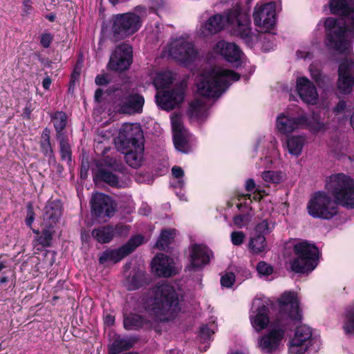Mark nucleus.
Listing matches in <instances>:
<instances>
[{"label": "nucleus", "mask_w": 354, "mask_h": 354, "mask_svg": "<svg viewBox=\"0 0 354 354\" xmlns=\"http://www.w3.org/2000/svg\"><path fill=\"white\" fill-rule=\"evenodd\" d=\"M279 313L270 324V328L258 339L261 351L267 354L277 352L285 337L286 330L302 321L301 310L297 295L294 292H285L278 299Z\"/></svg>", "instance_id": "obj_1"}, {"label": "nucleus", "mask_w": 354, "mask_h": 354, "mask_svg": "<svg viewBox=\"0 0 354 354\" xmlns=\"http://www.w3.org/2000/svg\"><path fill=\"white\" fill-rule=\"evenodd\" d=\"M153 292L151 311L156 319L161 322L175 319L181 311L183 299L175 286L169 283H158Z\"/></svg>", "instance_id": "obj_2"}, {"label": "nucleus", "mask_w": 354, "mask_h": 354, "mask_svg": "<svg viewBox=\"0 0 354 354\" xmlns=\"http://www.w3.org/2000/svg\"><path fill=\"white\" fill-rule=\"evenodd\" d=\"M118 147L124 154L126 162L130 167H140L144 154V135L140 127L123 126L119 133Z\"/></svg>", "instance_id": "obj_3"}, {"label": "nucleus", "mask_w": 354, "mask_h": 354, "mask_svg": "<svg viewBox=\"0 0 354 354\" xmlns=\"http://www.w3.org/2000/svg\"><path fill=\"white\" fill-rule=\"evenodd\" d=\"M239 73L230 69L216 71L211 69L203 72L197 82L198 95L207 98H218L230 85V81L239 80Z\"/></svg>", "instance_id": "obj_4"}, {"label": "nucleus", "mask_w": 354, "mask_h": 354, "mask_svg": "<svg viewBox=\"0 0 354 354\" xmlns=\"http://www.w3.org/2000/svg\"><path fill=\"white\" fill-rule=\"evenodd\" d=\"M293 253L290 267L295 273L308 274L317 267L321 252L315 243L301 240L294 245Z\"/></svg>", "instance_id": "obj_5"}, {"label": "nucleus", "mask_w": 354, "mask_h": 354, "mask_svg": "<svg viewBox=\"0 0 354 354\" xmlns=\"http://www.w3.org/2000/svg\"><path fill=\"white\" fill-rule=\"evenodd\" d=\"M325 47L331 52L342 55L349 47L347 39L348 26L342 19L327 17L324 23Z\"/></svg>", "instance_id": "obj_6"}, {"label": "nucleus", "mask_w": 354, "mask_h": 354, "mask_svg": "<svg viewBox=\"0 0 354 354\" xmlns=\"http://www.w3.org/2000/svg\"><path fill=\"white\" fill-rule=\"evenodd\" d=\"M326 189L335 202L346 208H354V180L343 173L331 175L326 180Z\"/></svg>", "instance_id": "obj_7"}, {"label": "nucleus", "mask_w": 354, "mask_h": 354, "mask_svg": "<svg viewBox=\"0 0 354 354\" xmlns=\"http://www.w3.org/2000/svg\"><path fill=\"white\" fill-rule=\"evenodd\" d=\"M142 24L140 17L132 12L113 15L109 21V37L120 41L136 33Z\"/></svg>", "instance_id": "obj_8"}, {"label": "nucleus", "mask_w": 354, "mask_h": 354, "mask_svg": "<svg viewBox=\"0 0 354 354\" xmlns=\"http://www.w3.org/2000/svg\"><path fill=\"white\" fill-rule=\"evenodd\" d=\"M308 214L313 218L330 220L337 212V207L333 203L331 198L324 192H317L308 203Z\"/></svg>", "instance_id": "obj_9"}, {"label": "nucleus", "mask_w": 354, "mask_h": 354, "mask_svg": "<svg viewBox=\"0 0 354 354\" xmlns=\"http://www.w3.org/2000/svg\"><path fill=\"white\" fill-rule=\"evenodd\" d=\"M143 241V236L138 234L131 237L125 244L117 249H106L99 257V263L104 265L107 262L116 263L132 253Z\"/></svg>", "instance_id": "obj_10"}, {"label": "nucleus", "mask_w": 354, "mask_h": 354, "mask_svg": "<svg viewBox=\"0 0 354 354\" xmlns=\"http://www.w3.org/2000/svg\"><path fill=\"white\" fill-rule=\"evenodd\" d=\"M306 121L304 115H302V109L296 107L292 112L279 115L276 120V127L280 133L288 136L301 129Z\"/></svg>", "instance_id": "obj_11"}, {"label": "nucleus", "mask_w": 354, "mask_h": 354, "mask_svg": "<svg viewBox=\"0 0 354 354\" xmlns=\"http://www.w3.org/2000/svg\"><path fill=\"white\" fill-rule=\"evenodd\" d=\"M253 18L255 26L261 28L264 32H269L273 29L277 21L276 3L272 1L257 3Z\"/></svg>", "instance_id": "obj_12"}, {"label": "nucleus", "mask_w": 354, "mask_h": 354, "mask_svg": "<svg viewBox=\"0 0 354 354\" xmlns=\"http://www.w3.org/2000/svg\"><path fill=\"white\" fill-rule=\"evenodd\" d=\"M133 62V48L127 43L118 45L112 53L107 68L115 72L128 70Z\"/></svg>", "instance_id": "obj_13"}, {"label": "nucleus", "mask_w": 354, "mask_h": 354, "mask_svg": "<svg viewBox=\"0 0 354 354\" xmlns=\"http://www.w3.org/2000/svg\"><path fill=\"white\" fill-rule=\"evenodd\" d=\"M186 85L180 83L173 88L156 95L157 105L162 110L171 111L180 105L185 99Z\"/></svg>", "instance_id": "obj_14"}, {"label": "nucleus", "mask_w": 354, "mask_h": 354, "mask_svg": "<svg viewBox=\"0 0 354 354\" xmlns=\"http://www.w3.org/2000/svg\"><path fill=\"white\" fill-rule=\"evenodd\" d=\"M169 53L173 59L184 65L194 62L198 55L194 45L183 39L172 41L169 46Z\"/></svg>", "instance_id": "obj_15"}, {"label": "nucleus", "mask_w": 354, "mask_h": 354, "mask_svg": "<svg viewBox=\"0 0 354 354\" xmlns=\"http://www.w3.org/2000/svg\"><path fill=\"white\" fill-rule=\"evenodd\" d=\"M93 216L96 218H111L116 211V204L109 196L103 193L93 195L91 200Z\"/></svg>", "instance_id": "obj_16"}, {"label": "nucleus", "mask_w": 354, "mask_h": 354, "mask_svg": "<svg viewBox=\"0 0 354 354\" xmlns=\"http://www.w3.org/2000/svg\"><path fill=\"white\" fill-rule=\"evenodd\" d=\"M312 330L306 325L297 326L295 335L290 341L289 351L292 354H304L308 348Z\"/></svg>", "instance_id": "obj_17"}, {"label": "nucleus", "mask_w": 354, "mask_h": 354, "mask_svg": "<svg viewBox=\"0 0 354 354\" xmlns=\"http://www.w3.org/2000/svg\"><path fill=\"white\" fill-rule=\"evenodd\" d=\"M297 91L302 100L306 104H316L318 101L317 88L311 81L306 77H301L297 80Z\"/></svg>", "instance_id": "obj_18"}, {"label": "nucleus", "mask_w": 354, "mask_h": 354, "mask_svg": "<svg viewBox=\"0 0 354 354\" xmlns=\"http://www.w3.org/2000/svg\"><path fill=\"white\" fill-rule=\"evenodd\" d=\"M123 326L127 330H149L153 323L145 315L130 313L124 315Z\"/></svg>", "instance_id": "obj_19"}, {"label": "nucleus", "mask_w": 354, "mask_h": 354, "mask_svg": "<svg viewBox=\"0 0 354 354\" xmlns=\"http://www.w3.org/2000/svg\"><path fill=\"white\" fill-rule=\"evenodd\" d=\"M151 268L160 277H171L177 273L173 259L165 254L156 256L152 260Z\"/></svg>", "instance_id": "obj_20"}, {"label": "nucleus", "mask_w": 354, "mask_h": 354, "mask_svg": "<svg viewBox=\"0 0 354 354\" xmlns=\"http://www.w3.org/2000/svg\"><path fill=\"white\" fill-rule=\"evenodd\" d=\"M212 251L205 245L195 243L192 246L190 253V268L196 270L203 268L210 261Z\"/></svg>", "instance_id": "obj_21"}, {"label": "nucleus", "mask_w": 354, "mask_h": 354, "mask_svg": "<svg viewBox=\"0 0 354 354\" xmlns=\"http://www.w3.org/2000/svg\"><path fill=\"white\" fill-rule=\"evenodd\" d=\"M216 48L228 62L234 64L236 67L241 65L243 52L236 44L225 41H219L216 45Z\"/></svg>", "instance_id": "obj_22"}, {"label": "nucleus", "mask_w": 354, "mask_h": 354, "mask_svg": "<svg viewBox=\"0 0 354 354\" xmlns=\"http://www.w3.org/2000/svg\"><path fill=\"white\" fill-rule=\"evenodd\" d=\"M145 104L144 97L139 93L124 96L119 104V112L125 114L140 113Z\"/></svg>", "instance_id": "obj_23"}, {"label": "nucleus", "mask_w": 354, "mask_h": 354, "mask_svg": "<svg viewBox=\"0 0 354 354\" xmlns=\"http://www.w3.org/2000/svg\"><path fill=\"white\" fill-rule=\"evenodd\" d=\"M62 205L59 200L49 201L44 208V225L54 228L62 216Z\"/></svg>", "instance_id": "obj_24"}, {"label": "nucleus", "mask_w": 354, "mask_h": 354, "mask_svg": "<svg viewBox=\"0 0 354 354\" xmlns=\"http://www.w3.org/2000/svg\"><path fill=\"white\" fill-rule=\"evenodd\" d=\"M234 32L245 41L248 47H253L254 45V37L255 35L252 32L250 20L248 16L243 17L236 24Z\"/></svg>", "instance_id": "obj_25"}, {"label": "nucleus", "mask_w": 354, "mask_h": 354, "mask_svg": "<svg viewBox=\"0 0 354 354\" xmlns=\"http://www.w3.org/2000/svg\"><path fill=\"white\" fill-rule=\"evenodd\" d=\"M270 309L268 306L261 304L256 310L254 316H250V322L257 332L266 329L270 323Z\"/></svg>", "instance_id": "obj_26"}, {"label": "nucleus", "mask_w": 354, "mask_h": 354, "mask_svg": "<svg viewBox=\"0 0 354 354\" xmlns=\"http://www.w3.org/2000/svg\"><path fill=\"white\" fill-rule=\"evenodd\" d=\"M50 129L45 127L41 132L39 141L40 151L44 156L48 158L49 165H51L52 162L56 163L55 151L50 140Z\"/></svg>", "instance_id": "obj_27"}, {"label": "nucleus", "mask_w": 354, "mask_h": 354, "mask_svg": "<svg viewBox=\"0 0 354 354\" xmlns=\"http://www.w3.org/2000/svg\"><path fill=\"white\" fill-rule=\"evenodd\" d=\"M224 26V16L216 14L211 16L201 27V33L208 37L220 32Z\"/></svg>", "instance_id": "obj_28"}, {"label": "nucleus", "mask_w": 354, "mask_h": 354, "mask_svg": "<svg viewBox=\"0 0 354 354\" xmlns=\"http://www.w3.org/2000/svg\"><path fill=\"white\" fill-rule=\"evenodd\" d=\"M51 122L55 130V138H60L67 137L66 128L68 124V115L62 111H57L50 114Z\"/></svg>", "instance_id": "obj_29"}, {"label": "nucleus", "mask_w": 354, "mask_h": 354, "mask_svg": "<svg viewBox=\"0 0 354 354\" xmlns=\"http://www.w3.org/2000/svg\"><path fill=\"white\" fill-rule=\"evenodd\" d=\"M93 180L104 183L113 188L122 187L119 176L105 168H99L94 175Z\"/></svg>", "instance_id": "obj_30"}, {"label": "nucleus", "mask_w": 354, "mask_h": 354, "mask_svg": "<svg viewBox=\"0 0 354 354\" xmlns=\"http://www.w3.org/2000/svg\"><path fill=\"white\" fill-rule=\"evenodd\" d=\"M348 0H330L328 7L332 15L349 17L354 13V8Z\"/></svg>", "instance_id": "obj_31"}, {"label": "nucleus", "mask_w": 354, "mask_h": 354, "mask_svg": "<svg viewBox=\"0 0 354 354\" xmlns=\"http://www.w3.org/2000/svg\"><path fill=\"white\" fill-rule=\"evenodd\" d=\"M306 138L303 136H290L287 138L286 145L288 152L298 156L301 153Z\"/></svg>", "instance_id": "obj_32"}, {"label": "nucleus", "mask_w": 354, "mask_h": 354, "mask_svg": "<svg viewBox=\"0 0 354 354\" xmlns=\"http://www.w3.org/2000/svg\"><path fill=\"white\" fill-rule=\"evenodd\" d=\"M133 344L134 341L131 339L116 338L109 346L108 353L109 354H119L131 348Z\"/></svg>", "instance_id": "obj_33"}, {"label": "nucleus", "mask_w": 354, "mask_h": 354, "mask_svg": "<svg viewBox=\"0 0 354 354\" xmlns=\"http://www.w3.org/2000/svg\"><path fill=\"white\" fill-rule=\"evenodd\" d=\"M91 234L100 243H109L113 238L112 225L95 228L92 230Z\"/></svg>", "instance_id": "obj_34"}, {"label": "nucleus", "mask_w": 354, "mask_h": 354, "mask_svg": "<svg viewBox=\"0 0 354 354\" xmlns=\"http://www.w3.org/2000/svg\"><path fill=\"white\" fill-rule=\"evenodd\" d=\"M302 115H304L307 121L301 129H308L312 133H317L324 129V124L319 121L318 117L313 115L312 119L310 118L304 109H302Z\"/></svg>", "instance_id": "obj_35"}, {"label": "nucleus", "mask_w": 354, "mask_h": 354, "mask_svg": "<svg viewBox=\"0 0 354 354\" xmlns=\"http://www.w3.org/2000/svg\"><path fill=\"white\" fill-rule=\"evenodd\" d=\"M267 246L266 237L263 234H254L249 242L250 250L255 254L263 252Z\"/></svg>", "instance_id": "obj_36"}, {"label": "nucleus", "mask_w": 354, "mask_h": 354, "mask_svg": "<svg viewBox=\"0 0 354 354\" xmlns=\"http://www.w3.org/2000/svg\"><path fill=\"white\" fill-rule=\"evenodd\" d=\"M176 231L175 229L162 230L160 237L156 244V247L159 250H165V248L169 247L175 238Z\"/></svg>", "instance_id": "obj_37"}, {"label": "nucleus", "mask_w": 354, "mask_h": 354, "mask_svg": "<svg viewBox=\"0 0 354 354\" xmlns=\"http://www.w3.org/2000/svg\"><path fill=\"white\" fill-rule=\"evenodd\" d=\"M147 283V278L145 273L142 271H137L128 279V290H138L144 287Z\"/></svg>", "instance_id": "obj_38"}, {"label": "nucleus", "mask_w": 354, "mask_h": 354, "mask_svg": "<svg viewBox=\"0 0 354 354\" xmlns=\"http://www.w3.org/2000/svg\"><path fill=\"white\" fill-rule=\"evenodd\" d=\"M354 86L353 75L338 76L337 88L341 94L347 95L351 93Z\"/></svg>", "instance_id": "obj_39"}, {"label": "nucleus", "mask_w": 354, "mask_h": 354, "mask_svg": "<svg viewBox=\"0 0 354 354\" xmlns=\"http://www.w3.org/2000/svg\"><path fill=\"white\" fill-rule=\"evenodd\" d=\"M45 227L41 230L40 235L35 238L36 245H39L43 248L50 247L55 233L54 228H50L44 225Z\"/></svg>", "instance_id": "obj_40"}, {"label": "nucleus", "mask_w": 354, "mask_h": 354, "mask_svg": "<svg viewBox=\"0 0 354 354\" xmlns=\"http://www.w3.org/2000/svg\"><path fill=\"white\" fill-rule=\"evenodd\" d=\"M56 140L59 142L61 159L66 160L70 165L72 162V151L68 143V136L57 138Z\"/></svg>", "instance_id": "obj_41"}, {"label": "nucleus", "mask_w": 354, "mask_h": 354, "mask_svg": "<svg viewBox=\"0 0 354 354\" xmlns=\"http://www.w3.org/2000/svg\"><path fill=\"white\" fill-rule=\"evenodd\" d=\"M224 22H227L230 25H236L246 15L241 13L240 8H232L227 10L225 12Z\"/></svg>", "instance_id": "obj_42"}, {"label": "nucleus", "mask_w": 354, "mask_h": 354, "mask_svg": "<svg viewBox=\"0 0 354 354\" xmlns=\"http://www.w3.org/2000/svg\"><path fill=\"white\" fill-rule=\"evenodd\" d=\"M264 41L262 46V48L265 51H270L273 49L275 46V38L274 34L270 33V30L269 32H265L264 35Z\"/></svg>", "instance_id": "obj_43"}, {"label": "nucleus", "mask_w": 354, "mask_h": 354, "mask_svg": "<svg viewBox=\"0 0 354 354\" xmlns=\"http://www.w3.org/2000/svg\"><path fill=\"white\" fill-rule=\"evenodd\" d=\"M235 282V274L232 272H226L221 277V285L225 288H232Z\"/></svg>", "instance_id": "obj_44"}, {"label": "nucleus", "mask_w": 354, "mask_h": 354, "mask_svg": "<svg viewBox=\"0 0 354 354\" xmlns=\"http://www.w3.org/2000/svg\"><path fill=\"white\" fill-rule=\"evenodd\" d=\"M174 144L176 149L185 151L184 148L187 144V140L183 136V133H174L173 136Z\"/></svg>", "instance_id": "obj_45"}, {"label": "nucleus", "mask_w": 354, "mask_h": 354, "mask_svg": "<svg viewBox=\"0 0 354 354\" xmlns=\"http://www.w3.org/2000/svg\"><path fill=\"white\" fill-rule=\"evenodd\" d=\"M35 214L34 212V207L32 203L29 202L26 205V216L25 218L26 225L31 228L32 225L35 221Z\"/></svg>", "instance_id": "obj_46"}, {"label": "nucleus", "mask_w": 354, "mask_h": 354, "mask_svg": "<svg viewBox=\"0 0 354 354\" xmlns=\"http://www.w3.org/2000/svg\"><path fill=\"white\" fill-rule=\"evenodd\" d=\"M257 270L259 274L264 276H269L273 272V268L265 261H260L257 263Z\"/></svg>", "instance_id": "obj_47"}, {"label": "nucleus", "mask_w": 354, "mask_h": 354, "mask_svg": "<svg viewBox=\"0 0 354 354\" xmlns=\"http://www.w3.org/2000/svg\"><path fill=\"white\" fill-rule=\"evenodd\" d=\"M54 39V35L49 32H44L39 37L40 45L44 48H48Z\"/></svg>", "instance_id": "obj_48"}, {"label": "nucleus", "mask_w": 354, "mask_h": 354, "mask_svg": "<svg viewBox=\"0 0 354 354\" xmlns=\"http://www.w3.org/2000/svg\"><path fill=\"white\" fill-rule=\"evenodd\" d=\"M231 241L234 245H241L245 238V234L242 231H234L230 234Z\"/></svg>", "instance_id": "obj_49"}, {"label": "nucleus", "mask_w": 354, "mask_h": 354, "mask_svg": "<svg viewBox=\"0 0 354 354\" xmlns=\"http://www.w3.org/2000/svg\"><path fill=\"white\" fill-rule=\"evenodd\" d=\"M255 234H263L264 236L270 232L268 220L265 219L259 223L255 227Z\"/></svg>", "instance_id": "obj_50"}, {"label": "nucleus", "mask_w": 354, "mask_h": 354, "mask_svg": "<svg viewBox=\"0 0 354 354\" xmlns=\"http://www.w3.org/2000/svg\"><path fill=\"white\" fill-rule=\"evenodd\" d=\"M261 177L263 180L268 183H277L280 181V178H278L277 173L274 171H264Z\"/></svg>", "instance_id": "obj_51"}, {"label": "nucleus", "mask_w": 354, "mask_h": 354, "mask_svg": "<svg viewBox=\"0 0 354 354\" xmlns=\"http://www.w3.org/2000/svg\"><path fill=\"white\" fill-rule=\"evenodd\" d=\"M171 122L174 134L183 133V124L178 116L171 117Z\"/></svg>", "instance_id": "obj_52"}, {"label": "nucleus", "mask_w": 354, "mask_h": 354, "mask_svg": "<svg viewBox=\"0 0 354 354\" xmlns=\"http://www.w3.org/2000/svg\"><path fill=\"white\" fill-rule=\"evenodd\" d=\"M202 103L200 100H194L189 103L188 111L191 115H198L202 108Z\"/></svg>", "instance_id": "obj_53"}, {"label": "nucleus", "mask_w": 354, "mask_h": 354, "mask_svg": "<svg viewBox=\"0 0 354 354\" xmlns=\"http://www.w3.org/2000/svg\"><path fill=\"white\" fill-rule=\"evenodd\" d=\"M113 237L115 236H124L127 235L129 231V228L127 225L118 224L115 226L112 225Z\"/></svg>", "instance_id": "obj_54"}, {"label": "nucleus", "mask_w": 354, "mask_h": 354, "mask_svg": "<svg viewBox=\"0 0 354 354\" xmlns=\"http://www.w3.org/2000/svg\"><path fill=\"white\" fill-rule=\"evenodd\" d=\"M213 333H214V331L212 330L207 326V325H203L200 328L199 336L202 339H203L205 341L209 340Z\"/></svg>", "instance_id": "obj_55"}, {"label": "nucleus", "mask_w": 354, "mask_h": 354, "mask_svg": "<svg viewBox=\"0 0 354 354\" xmlns=\"http://www.w3.org/2000/svg\"><path fill=\"white\" fill-rule=\"evenodd\" d=\"M310 75L313 80L320 86L321 82L322 80V74L320 71L314 68L313 66L310 67Z\"/></svg>", "instance_id": "obj_56"}, {"label": "nucleus", "mask_w": 354, "mask_h": 354, "mask_svg": "<svg viewBox=\"0 0 354 354\" xmlns=\"http://www.w3.org/2000/svg\"><path fill=\"white\" fill-rule=\"evenodd\" d=\"M350 66L346 61H344L339 65L338 76L351 75L349 73Z\"/></svg>", "instance_id": "obj_57"}, {"label": "nucleus", "mask_w": 354, "mask_h": 354, "mask_svg": "<svg viewBox=\"0 0 354 354\" xmlns=\"http://www.w3.org/2000/svg\"><path fill=\"white\" fill-rule=\"evenodd\" d=\"M95 82L98 86H106L110 82V81L106 74H100L95 77Z\"/></svg>", "instance_id": "obj_58"}, {"label": "nucleus", "mask_w": 354, "mask_h": 354, "mask_svg": "<svg viewBox=\"0 0 354 354\" xmlns=\"http://www.w3.org/2000/svg\"><path fill=\"white\" fill-rule=\"evenodd\" d=\"M346 107V104L344 100H339L333 109V113L335 115H338L342 113Z\"/></svg>", "instance_id": "obj_59"}, {"label": "nucleus", "mask_w": 354, "mask_h": 354, "mask_svg": "<svg viewBox=\"0 0 354 354\" xmlns=\"http://www.w3.org/2000/svg\"><path fill=\"white\" fill-rule=\"evenodd\" d=\"M32 7L31 0H23V14L22 16H27L31 13Z\"/></svg>", "instance_id": "obj_60"}, {"label": "nucleus", "mask_w": 354, "mask_h": 354, "mask_svg": "<svg viewBox=\"0 0 354 354\" xmlns=\"http://www.w3.org/2000/svg\"><path fill=\"white\" fill-rule=\"evenodd\" d=\"M163 6L162 0H149V6L151 10H157Z\"/></svg>", "instance_id": "obj_61"}, {"label": "nucleus", "mask_w": 354, "mask_h": 354, "mask_svg": "<svg viewBox=\"0 0 354 354\" xmlns=\"http://www.w3.org/2000/svg\"><path fill=\"white\" fill-rule=\"evenodd\" d=\"M346 333H351L354 331V316H351L348 320L346 325L344 326Z\"/></svg>", "instance_id": "obj_62"}, {"label": "nucleus", "mask_w": 354, "mask_h": 354, "mask_svg": "<svg viewBox=\"0 0 354 354\" xmlns=\"http://www.w3.org/2000/svg\"><path fill=\"white\" fill-rule=\"evenodd\" d=\"M171 172H172V175L176 178H180L184 176V171L179 166H174L171 169Z\"/></svg>", "instance_id": "obj_63"}, {"label": "nucleus", "mask_w": 354, "mask_h": 354, "mask_svg": "<svg viewBox=\"0 0 354 354\" xmlns=\"http://www.w3.org/2000/svg\"><path fill=\"white\" fill-rule=\"evenodd\" d=\"M32 110H33V109L32 108L31 104H27L23 110V113H22L23 118L26 120H30Z\"/></svg>", "instance_id": "obj_64"}]
</instances>
